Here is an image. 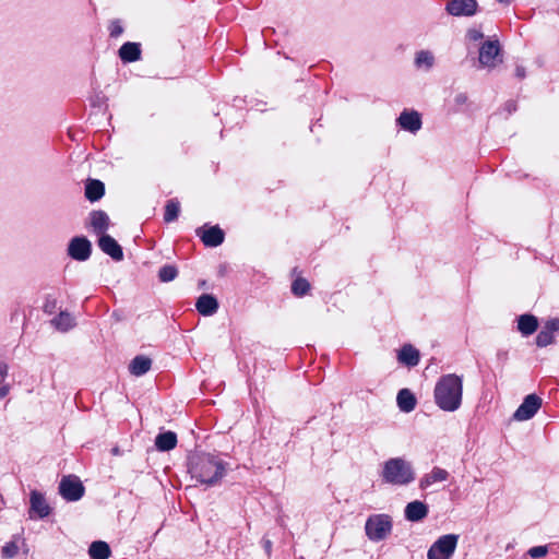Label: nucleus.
<instances>
[{
    "mask_svg": "<svg viewBox=\"0 0 559 559\" xmlns=\"http://www.w3.org/2000/svg\"><path fill=\"white\" fill-rule=\"evenodd\" d=\"M381 475L384 483L399 486L407 485L415 479L411 464L401 457L388 460Z\"/></svg>",
    "mask_w": 559,
    "mask_h": 559,
    "instance_id": "3",
    "label": "nucleus"
},
{
    "mask_svg": "<svg viewBox=\"0 0 559 559\" xmlns=\"http://www.w3.org/2000/svg\"><path fill=\"white\" fill-rule=\"evenodd\" d=\"M397 122L404 130L409 132H416L421 128L420 115L417 111H403Z\"/></svg>",
    "mask_w": 559,
    "mask_h": 559,
    "instance_id": "14",
    "label": "nucleus"
},
{
    "mask_svg": "<svg viewBox=\"0 0 559 559\" xmlns=\"http://www.w3.org/2000/svg\"><path fill=\"white\" fill-rule=\"evenodd\" d=\"M98 246L106 254L110 255L116 261L123 259L122 248L109 235H102L98 240Z\"/></svg>",
    "mask_w": 559,
    "mask_h": 559,
    "instance_id": "12",
    "label": "nucleus"
},
{
    "mask_svg": "<svg viewBox=\"0 0 559 559\" xmlns=\"http://www.w3.org/2000/svg\"><path fill=\"white\" fill-rule=\"evenodd\" d=\"M180 212L179 202L177 200H169L165 206L164 219L170 223L177 219Z\"/></svg>",
    "mask_w": 559,
    "mask_h": 559,
    "instance_id": "28",
    "label": "nucleus"
},
{
    "mask_svg": "<svg viewBox=\"0 0 559 559\" xmlns=\"http://www.w3.org/2000/svg\"><path fill=\"white\" fill-rule=\"evenodd\" d=\"M10 384L7 383L4 380H0V400L4 399L9 392H10Z\"/></svg>",
    "mask_w": 559,
    "mask_h": 559,
    "instance_id": "38",
    "label": "nucleus"
},
{
    "mask_svg": "<svg viewBox=\"0 0 559 559\" xmlns=\"http://www.w3.org/2000/svg\"><path fill=\"white\" fill-rule=\"evenodd\" d=\"M525 75H526L525 68L522 66H518L515 68V76L519 78L520 80H522L525 78Z\"/></svg>",
    "mask_w": 559,
    "mask_h": 559,
    "instance_id": "40",
    "label": "nucleus"
},
{
    "mask_svg": "<svg viewBox=\"0 0 559 559\" xmlns=\"http://www.w3.org/2000/svg\"><path fill=\"white\" fill-rule=\"evenodd\" d=\"M92 245L85 237H74L68 246V254L78 261H85L90 258Z\"/></svg>",
    "mask_w": 559,
    "mask_h": 559,
    "instance_id": "9",
    "label": "nucleus"
},
{
    "mask_svg": "<svg viewBox=\"0 0 559 559\" xmlns=\"http://www.w3.org/2000/svg\"><path fill=\"white\" fill-rule=\"evenodd\" d=\"M19 554V546L15 542L7 543L1 549V556L4 559L14 558Z\"/></svg>",
    "mask_w": 559,
    "mask_h": 559,
    "instance_id": "33",
    "label": "nucleus"
},
{
    "mask_svg": "<svg viewBox=\"0 0 559 559\" xmlns=\"http://www.w3.org/2000/svg\"><path fill=\"white\" fill-rule=\"evenodd\" d=\"M500 51L498 41H486L479 49V63L483 67L492 68L496 66V58Z\"/></svg>",
    "mask_w": 559,
    "mask_h": 559,
    "instance_id": "11",
    "label": "nucleus"
},
{
    "mask_svg": "<svg viewBox=\"0 0 559 559\" xmlns=\"http://www.w3.org/2000/svg\"><path fill=\"white\" fill-rule=\"evenodd\" d=\"M55 307H56V304H55V302L46 304V306H45V312H49V313L53 312Z\"/></svg>",
    "mask_w": 559,
    "mask_h": 559,
    "instance_id": "41",
    "label": "nucleus"
},
{
    "mask_svg": "<svg viewBox=\"0 0 559 559\" xmlns=\"http://www.w3.org/2000/svg\"><path fill=\"white\" fill-rule=\"evenodd\" d=\"M198 235H200L203 243L207 247H217L223 243L225 238L224 231L218 226L210 227L203 230L202 234L198 230Z\"/></svg>",
    "mask_w": 559,
    "mask_h": 559,
    "instance_id": "15",
    "label": "nucleus"
},
{
    "mask_svg": "<svg viewBox=\"0 0 559 559\" xmlns=\"http://www.w3.org/2000/svg\"><path fill=\"white\" fill-rule=\"evenodd\" d=\"M405 518L411 522H418L425 519L428 514V507L426 503L415 500L409 502L405 508Z\"/></svg>",
    "mask_w": 559,
    "mask_h": 559,
    "instance_id": "13",
    "label": "nucleus"
},
{
    "mask_svg": "<svg viewBox=\"0 0 559 559\" xmlns=\"http://www.w3.org/2000/svg\"><path fill=\"white\" fill-rule=\"evenodd\" d=\"M310 284L302 277H297L292 285V290L296 296H304L308 293Z\"/></svg>",
    "mask_w": 559,
    "mask_h": 559,
    "instance_id": "30",
    "label": "nucleus"
},
{
    "mask_svg": "<svg viewBox=\"0 0 559 559\" xmlns=\"http://www.w3.org/2000/svg\"><path fill=\"white\" fill-rule=\"evenodd\" d=\"M111 555L109 545L104 540H95L88 547L91 559H108Z\"/></svg>",
    "mask_w": 559,
    "mask_h": 559,
    "instance_id": "24",
    "label": "nucleus"
},
{
    "mask_svg": "<svg viewBox=\"0 0 559 559\" xmlns=\"http://www.w3.org/2000/svg\"><path fill=\"white\" fill-rule=\"evenodd\" d=\"M457 544V535L441 536L428 550V559H450Z\"/></svg>",
    "mask_w": 559,
    "mask_h": 559,
    "instance_id": "5",
    "label": "nucleus"
},
{
    "mask_svg": "<svg viewBox=\"0 0 559 559\" xmlns=\"http://www.w3.org/2000/svg\"><path fill=\"white\" fill-rule=\"evenodd\" d=\"M178 271L174 265H164L159 272L158 277L162 282H170L176 278Z\"/></svg>",
    "mask_w": 559,
    "mask_h": 559,
    "instance_id": "31",
    "label": "nucleus"
},
{
    "mask_svg": "<svg viewBox=\"0 0 559 559\" xmlns=\"http://www.w3.org/2000/svg\"><path fill=\"white\" fill-rule=\"evenodd\" d=\"M50 324L58 331L67 332L75 325V322L73 317H53Z\"/></svg>",
    "mask_w": 559,
    "mask_h": 559,
    "instance_id": "27",
    "label": "nucleus"
},
{
    "mask_svg": "<svg viewBox=\"0 0 559 559\" xmlns=\"http://www.w3.org/2000/svg\"><path fill=\"white\" fill-rule=\"evenodd\" d=\"M537 328V317H519L518 329L523 335L533 334Z\"/></svg>",
    "mask_w": 559,
    "mask_h": 559,
    "instance_id": "26",
    "label": "nucleus"
},
{
    "mask_svg": "<svg viewBox=\"0 0 559 559\" xmlns=\"http://www.w3.org/2000/svg\"><path fill=\"white\" fill-rule=\"evenodd\" d=\"M554 342V334L543 328V330L536 336V344L539 347H545Z\"/></svg>",
    "mask_w": 559,
    "mask_h": 559,
    "instance_id": "32",
    "label": "nucleus"
},
{
    "mask_svg": "<svg viewBox=\"0 0 559 559\" xmlns=\"http://www.w3.org/2000/svg\"><path fill=\"white\" fill-rule=\"evenodd\" d=\"M436 405L444 412H455L461 407L463 399V379L455 373L443 374L435 385Z\"/></svg>",
    "mask_w": 559,
    "mask_h": 559,
    "instance_id": "1",
    "label": "nucleus"
},
{
    "mask_svg": "<svg viewBox=\"0 0 559 559\" xmlns=\"http://www.w3.org/2000/svg\"><path fill=\"white\" fill-rule=\"evenodd\" d=\"M467 37L472 41H477L484 37V34L478 29H469L467 33Z\"/></svg>",
    "mask_w": 559,
    "mask_h": 559,
    "instance_id": "37",
    "label": "nucleus"
},
{
    "mask_svg": "<svg viewBox=\"0 0 559 559\" xmlns=\"http://www.w3.org/2000/svg\"><path fill=\"white\" fill-rule=\"evenodd\" d=\"M151 358L144 355H139L131 360L129 371L131 374L140 377L145 374L151 369Z\"/></svg>",
    "mask_w": 559,
    "mask_h": 559,
    "instance_id": "19",
    "label": "nucleus"
},
{
    "mask_svg": "<svg viewBox=\"0 0 559 559\" xmlns=\"http://www.w3.org/2000/svg\"><path fill=\"white\" fill-rule=\"evenodd\" d=\"M542 404L543 400L538 395L528 394L513 414V418L519 421L528 420L538 412Z\"/></svg>",
    "mask_w": 559,
    "mask_h": 559,
    "instance_id": "7",
    "label": "nucleus"
},
{
    "mask_svg": "<svg viewBox=\"0 0 559 559\" xmlns=\"http://www.w3.org/2000/svg\"><path fill=\"white\" fill-rule=\"evenodd\" d=\"M195 306L200 314H210L217 310L218 302L212 295L204 294L198 299Z\"/></svg>",
    "mask_w": 559,
    "mask_h": 559,
    "instance_id": "25",
    "label": "nucleus"
},
{
    "mask_svg": "<svg viewBox=\"0 0 559 559\" xmlns=\"http://www.w3.org/2000/svg\"><path fill=\"white\" fill-rule=\"evenodd\" d=\"M397 359L407 367H415L418 365L420 356L414 346L406 344L400 349Z\"/></svg>",
    "mask_w": 559,
    "mask_h": 559,
    "instance_id": "17",
    "label": "nucleus"
},
{
    "mask_svg": "<svg viewBox=\"0 0 559 559\" xmlns=\"http://www.w3.org/2000/svg\"><path fill=\"white\" fill-rule=\"evenodd\" d=\"M544 328L554 334L559 330V318L548 320Z\"/></svg>",
    "mask_w": 559,
    "mask_h": 559,
    "instance_id": "36",
    "label": "nucleus"
},
{
    "mask_svg": "<svg viewBox=\"0 0 559 559\" xmlns=\"http://www.w3.org/2000/svg\"><path fill=\"white\" fill-rule=\"evenodd\" d=\"M449 478L448 471L440 468V467H433L430 473L426 474L419 483V486L421 489H426L427 487L431 486L435 483L438 481H444Z\"/></svg>",
    "mask_w": 559,
    "mask_h": 559,
    "instance_id": "20",
    "label": "nucleus"
},
{
    "mask_svg": "<svg viewBox=\"0 0 559 559\" xmlns=\"http://www.w3.org/2000/svg\"><path fill=\"white\" fill-rule=\"evenodd\" d=\"M119 57L123 62H133L140 59L141 49L136 43H124L119 49Z\"/></svg>",
    "mask_w": 559,
    "mask_h": 559,
    "instance_id": "21",
    "label": "nucleus"
},
{
    "mask_svg": "<svg viewBox=\"0 0 559 559\" xmlns=\"http://www.w3.org/2000/svg\"><path fill=\"white\" fill-rule=\"evenodd\" d=\"M392 519L390 515L380 513L370 515L365 524L367 537L372 542L385 539L392 532Z\"/></svg>",
    "mask_w": 559,
    "mask_h": 559,
    "instance_id": "4",
    "label": "nucleus"
},
{
    "mask_svg": "<svg viewBox=\"0 0 559 559\" xmlns=\"http://www.w3.org/2000/svg\"><path fill=\"white\" fill-rule=\"evenodd\" d=\"M85 492V488L75 475L63 476L59 484V493L67 501H78Z\"/></svg>",
    "mask_w": 559,
    "mask_h": 559,
    "instance_id": "6",
    "label": "nucleus"
},
{
    "mask_svg": "<svg viewBox=\"0 0 559 559\" xmlns=\"http://www.w3.org/2000/svg\"><path fill=\"white\" fill-rule=\"evenodd\" d=\"M527 554L533 559L544 558L548 554V546H534L528 549Z\"/></svg>",
    "mask_w": 559,
    "mask_h": 559,
    "instance_id": "34",
    "label": "nucleus"
},
{
    "mask_svg": "<svg viewBox=\"0 0 559 559\" xmlns=\"http://www.w3.org/2000/svg\"><path fill=\"white\" fill-rule=\"evenodd\" d=\"M105 193V186L96 179H88L85 186V197L91 202L98 201Z\"/></svg>",
    "mask_w": 559,
    "mask_h": 559,
    "instance_id": "23",
    "label": "nucleus"
},
{
    "mask_svg": "<svg viewBox=\"0 0 559 559\" xmlns=\"http://www.w3.org/2000/svg\"><path fill=\"white\" fill-rule=\"evenodd\" d=\"M415 62L418 68L425 66L427 69H430L433 64V56L429 51L421 50L417 52Z\"/></svg>",
    "mask_w": 559,
    "mask_h": 559,
    "instance_id": "29",
    "label": "nucleus"
},
{
    "mask_svg": "<svg viewBox=\"0 0 559 559\" xmlns=\"http://www.w3.org/2000/svg\"><path fill=\"white\" fill-rule=\"evenodd\" d=\"M9 367L4 361H0V380H4L8 376Z\"/></svg>",
    "mask_w": 559,
    "mask_h": 559,
    "instance_id": "39",
    "label": "nucleus"
},
{
    "mask_svg": "<svg viewBox=\"0 0 559 559\" xmlns=\"http://www.w3.org/2000/svg\"><path fill=\"white\" fill-rule=\"evenodd\" d=\"M123 28L118 20H115L109 25V33L111 37H118L122 34Z\"/></svg>",
    "mask_w": 559,
    "mask_h": 559,
    "instance_id": "35",
    "label": "nucleus"
},
{
    "mask_svg": "<svg viewBox=\"0 0 559 559\" xmlns=\"http://www.w3.org/2000/svg\"><path fill=\"white\" fill-rule=\"evenodd\" d=\"M189 472L201 484L215 486L224 477L226 464L209 453L195 454L190 460Z\"/></svg>",
    "mask_w": 559,
    "mask_h": 559,
    "instance_id": "2",
    "label": "nucleus"
},
{
    "mask_svg": "<svg viewBox=\"0 0 559 559\" xmlns=\"http://www.w3.org/2000/svg\"><path fill=\"white\" fill-rule=\"evenodd\" d=\"M396 403L402 412L411 413L415 409L417 400L409 389H402L397 393Z\"/></svg>",
    "mask_w": 559,
    "mask_h": 559,
    "instance_id": "16",
    "label": "nucleus"
},
{
    "mask_svg": "<svg viewBox=\"0 0 559 559\" xmlns=\"http://www.w3.org/2000/svg\"><path fill=\"white\" fill-rule=\"evenodd\" d=\"M29 503L31 506L28 514L31 519H44L47 518L51 512V508L47 503L45 496L37 490L31 491Z\"/></svg>",
    "mask_w": 559,
    "mask_h": 559,
    "instance_id": "8",
    "label": "nucleus"
},
{
    "mask_svg": "<svg viewBox=\"0 0 559 559\" xmlns=\"http://www.w3.org/2000/svg\"><path fill=\"white\" fill-rule=\"evenodd\" d=\"M497 1H498L499 3H501V4H506V5H509V4L512 2V0H497Z\"/></svg>",
    "mask_w": 559,
    "mask_h": 559,
    "instance_id": "42",
    "label": "nucleus"
},
{
    "mask_svg": "<svg viewBox=\"0 0 559 559\" xmlns=\"http://www.w3.org/2000/svg\"><path fill=\"white\" fill-rule=\"evenodd\" d=\"M177 441V435L175 432L166 431L157 435L155 438V447L157 450L166 452L175 449Z\"/></svg>",
    "mask_w": 559,
    "mask_h": 559,
    "instance_id": "22",
    "label": "nucleus"
},
{
    "mask_svg": "<svg viewBox=\"0 0 559 559\" xmlns=\"http://www.w3.org/2000/svg\"><path fill=\"white\" fill-rule=\"evenodd\" d=\"M91 226L98 235H106L105 231L109 226V217L104 211H93L90 214Z\"/></svg>",
    "mask_w": 559,
    "mask_h": 559,
    "instance_id": "18",
    "label": "nucleus"
},
{
    "mask_svg": "<svg viewBox=\"0 0 559 559\" xmlns=\"http://www.w3.org/2000/svg\"><path fill=\"white\" fill-rule=\"evenodd\" d=\"M477 7L476 0H451L447 5V11L454 16H471L476 13Z\"/></svg>",
    "mask_w": 559,
    "mask_h": 559,
    "instance_id": "10",
    "label": "nucleus"
}]
</instances>
